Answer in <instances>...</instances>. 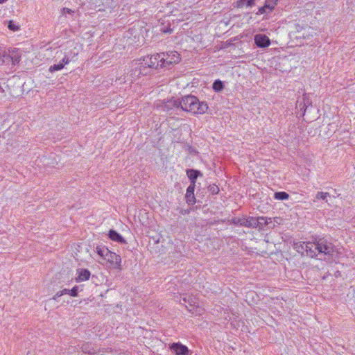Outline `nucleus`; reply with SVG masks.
Here are the masks:
<instances>
[{"label":"nucleus","instance_id":"nucleus-32","mask_svg":"<svg viewBox=\"0 0 355 355\" xmlns=\"http://www.w3.org/2000/svg\"><path fill=\"white\" fill-rule=\"evenodd\" d=\"M83 352H85L90 353V351H87V348H86V347H85V345L83 347Z\"/></svg>","mask_w":355,"mask_h":355},{"label":"nucleus","instance_id":"nucleus-33","mask_svg":"<svg viewBox=\"0 0 355 355\" xmlns=\"http://www.w3.org/2000/svg\"><path fill=\"white\" fill-rule=\"evenodd\" d=\"M7 0H0V3H4Z\"/></svg>","mask_w":355,"mask_h":355},{"label":"nucleus","instance_id":"nucleus-13","mask_svg":"<svg viewBox=\"0 0 355 355\" xmlns=\"http://www.w3.org/2000/svg\"><path fill=\"white\" fill-rule=\"evenodd\" d=\"M91 273L89 270L85 268L78 269L75 280L76 282L87 281L89 279Z\"/></svg>","mask_w":355,"mask_h":355},{"label":"nucleus","instance_id":"nucleus-8","mask_svg":"<svg viewBox=\"0 0 355 355\" xmlns=\"http://www.w3.org/2000/svg\"><path fill=\"white\" fill-rule=\"evenodd\" d=\"M80 52V48L78 44L74 42L70 41L67 44V49L64 51V54L69 58H71L72 60H74L76 57L78 55Z\"/></svg>","mask_w":355,"mask_h":355},{"label":"nucleus","instance_id":"nucleus-28","mask_svg":"<svg viewBox=\"0 0 355 355\" xmlns=\"http://www.w3.org/2000/svg\"><path fill=\"white\" fill-rule=\"evenodd\" d=\"M71 61H73V60H71V58H69L68 56H67V55H66V54H64V58H62V62H61L60 63H61V64H64V66L65 64H69V63L70 62H71Z\"/></svg>","mask_w":355,"mask_h":355},{"label":"nucleus","instance_id":"nucleus-16","mask_svg":"<svg viewBox=\"0 0 355 355\" xmlns=\"http://www.w3.org/2000/svg\"><path fill=\"white\" fill-rule=\"evenodd\" d=\"M187 175L191 181V184H193L194 185H196V180L198 177L202 175L199 171L194 169L187 170Z\"/></svg>","mask_w":355,"mask_h":355},{"label":"nucleus","instance_id":"nucleus-27","mask_svg":"<svg viewBox=\"0 0 355 355\" xmlns=\"http://www.w3.org/2000/svg\"><path fill=\"white\" fill-rule=\"evenodd\" d=\"M78 287L77 286L72 288V289L69 290V295L72 297H76L78 295Z\"/></svg>","mask_w":355,"mask_h":355},{"label":"nucleus","instance_id":"nucleus-14","mask_svg":"<svg viewBox=\"0 0 355 355\" xmlns=\"http://www.w3.org/2000/svg\"><path fill=\"white\" fill-rule=\"evenodd\" d=\"M195 187L196 185L191 184L187 189L185 198L188 204L193 205L196 202L194 196Z\"/></svg>","mask_w":355,"mask_h":355},{"label":"nucleus","instance_id":"nucleus-21","mask_svg":"<svg viewBox=\"0 0 355 355\" xmlns=\"http://www.w3.org/2000/svg\"><path fill=\"white\" fill-rule=\"evenodd\" d=\"M8 28L12 31H17L20 29V26L12 20L8 21Z\"/></svg>","mask_w":355,"mask_h":355},{"label":"nucleus","instance_id":"nucleus-3","mask_svg":"<svg viewBox=\"0 0 355 355\" xmlns=\"http://www.w3.org/2000/svg\"><path fill=\"white\" fill-rule=\"evenodd\" d=\"M180 110L193 114H202L208 110L205 102H200L194 96L188 95L179 100Z\"/></svg>","mask_w":355,"mask_h":355},{"label":"nucleus","instance_id":"nucleus-17","mask_svg":"<svg viewBox=\"0 0 355 355\" xmlns=\"http://www.w3.org/2000/svg\"><path fill=\"white\" fill-rule=\"evenodd\" d=\"M271 222V218L267 217L255 218L256 227L254 228L263 229L268 223Z\"/></svg>","mask_w":355,"mask_h":355},{"label":"nucleus","instance_id":"nucleus-12","mask_svg":"<svg viewBox=\"0 0 355 355\" xmlns=\"http://www.w3.org/2000/svg\"><path fill=\"white\" fill-rule=\"evenodd\" d=\"M233 223L236 225H239L241 226H244V227H252V228H254L257 225L255 223V217L234 219Z\"/></svg>","mask_w":355,"mask_h":355},{"label":"nucleus","instance_id":"nucleus-18","mask_svg":"<svg viewBox=\"0 0 355 355\" xmlns=\"http://www.w3.org/2000/svg\"><path fill=\"white\" fill-rule=\"evenodd\" d=\"M109 252L110 250L105 245H98L96 248V252L103 261Z\"/></svg>","mask_w":355,"mask_h":355},{"label":"nucleus","instance_id":"nucleus-15","mask_svg":"<svg viewBox=\"0 0 355 355\" xmlns=\"http://www.w3.org/2000/svg\"><path fill=\"white\" fill-rule=\"evenodd\" d=\"M108 236L111 240L114 241H116L120 243H125V240L123 239V237L118 232H116L115 230H110L108 233Z\"/></svg>","mask_w":355,"mask_h":355},{"label":"nucleus","instance_id":"nucleus-11","mask_svg":"<svg viewBox=\"0 0 355 355\" xmlns=\"http://www.w3.org/2000/svg\"><path fill=\"white\" fill-rule=\"evenodd\" d=\"M254 43L258 47L266 48L270 46V40L266 35L257 34L254 36Z\"/></svg>","mask_w":355,"mask_h":355},{"label":"nucleus","instance_id":"nucleus-24","mask_svg":"<svg viewBox=\"0 0 355 355\" xmlns=\"http://www.w3.org/2000/svg\"><path fill=\"white\" fill-rule=\"evenodd\" d=\"M329 196H330L329 193H327V192H318V193L316 194L315 198H316L317 200L322 199V200L327 201V198Z\"/></svg>","mask_w":355,"mask_h":355},{"label":"nucleus","instance_id":"nucleus-10","mask_svg":"<svg viewBox=\"0 0 355 355\" xmlns=\"http://www.w3.org/2000/svg\"><path fill=\"white\" fill-rule=\"evenodd\" d=\"M277 3V0H266L264 6L260 7L256 14L260 15L271 12L274 10Z\"/></svg>","mask_w":355,"mask_h":355},{"label":"nucleus","instance_id":"nucleus-26","mask_svg":"<svg viewBox=\"0 0 355 355\" xmlns=\"http://www.w3.org/2000/svg\"><path fill=\"white\" fill-rule=\"evenodd\" d=\"M208 189L209 191L213 193V194H216L219 192V188L217 185L216 184H212V185H210L209 187H208Z\"/></svg>","mask_w":355,"mask_h":355},{"label":"nucleus","instance_id":"nucleus-29","mask_svg":"<svg viewBox=\"0 0 355 355\" xmlns=\"http://www.w3.org/2000/svg\"><path fill=\"white\" fill-rule=\"evenodd\" d=\"M61 296H62V293H61V291H58L53 295V300H57Z\"/></svg>","mask_w":355,"mask_h":355},{"label":"nucleus","instance_id":"nucleus-19","mask_svg":"<svg viewBox=\"0 0 355 355\" xmlns=\"http://www.w3.org/2000/svg\"><path fill=\"white\" fill-rule=\"evenodd\" d=\"M256 1L257 0H238L236 3L238 8H248L254 6Z\"/></svg>","mask_w":355,"mask_h":355},{"label":"nucleus","instance_id":"nucleus-5","mask_svg":"<svg viewBox=\"0 0 355 355\" xmlns=\"http://www.w3.org/2000/svg\"><path fill=\"white\" fill-rule=\"evenodd\" d=\"M157 108L161 111L168 112L170 114L180 110L179 100L171 99L167 101H158Z\"/></svg>","mask_w":355,"mask_h":355},{"label":"nucleus","instance_id":"nucleus-7","mask_svg":"<svg viewBox=\"0 0 355 355\" xmlns=\"http://www.w3.org/2000/svg\"><path fill=\"white\" fill-rule=\"evenodd\" d=\"M104 261L105 262V264L107 266V267L110 268H115L118 270H122L121 257L120 255L116 254L115 252H111L110 250Z\"/></svg>","mask_w":355,"mask_h":355},{"label":"nucleus","instance_id":"nucleus-31","mask_svg":"<svg viewBox=\"0 0 355 355\" xmlns=\"http://www.w3.org/2000/svg\"><path fill=\"white\" fill-rule=\"evenodd\" d=\"M63 10H64V12H67V13H71V12H73V11H72L71 9L67 8H64L63 9Z\"/></svg>","mask_w":355,"mask_h":355},{"label":"nucleus","instance_id":"nucleus-1","mask_svg":"<svg viewBox=\"0 0 355 355\" xmlns=\"http://www.w3.org/2000/svg\"><path fill=\"white\" fill-rule=\"evenodd\" d=\"M294 248L299 253L310 257H315L318 254L333 257L335 252L331 243L324 239H315L314 242H296L294 243Z\"/></svg>","mask_w":355,"mask_h":355},{"label":"nucleus","instance_id":"nucleus-30","mask_svg":"<svg viewBox=\"0 0 355 355\" xmlns=\"http://www.w3.org/2000/svg\"><path fill=\"white\" fill-rule=\"evenodd\" d=\"M60 291L62 293V295H69V289L64 288V289H63V290H62Z\"/></svg>","mask_w":355,"mask_h":355},{"label":"nucleus","instance_id":"nucleus-25","mask_svg":"<svg viewBox=\"0 0 355 355\" xmlns=\"http://www.w3.org/2000/svg\"><path fill=\"white\" fill-rule=\"evenodd\" d=\"M64 68V64H61L60 62L58 64H53L49 67V71L51 72L59 71Z\"/></svg>","mask_w":355,"mask_h":355},{"label":"nucleus","instance_id":"nucleus-34","mask_svg":"<svg viewBox=\"0 0 355 355\" xmlns=\"http://www.w3.org/2000/svg\"><path fill=\"white\" fill-rule=\"evenodd\" d=\"M0 92H4V89L1 87V85H0Z\"/></svg>","mask_w":355,"mask_h":355},{"label":"nucleus","instance_id":"nucleus-6","mask_svg":"<svg viewBox=\"0 0 355 355\" xmlns=\"http://www.w3.org/2000/svg\"><path fill=\"white\" fill-rule=\"evenodd\" d=\"M180 60V54L176 51L162 53V67L169 68L171 65L178 63Z\"/></svg>","mask_w":355,"mask_h":355},{"label":"nucleus","instance_id":"nucleus-22","mask_svg":"<svg viewBox=\"0 0 355 355\" xmlns=\"http://www.w3.org/2000/svg\"><path fill=\"white\" fill-rule=\"evenodd\" d=\"M213 89L216 92H220L223 89V84L220 80H216L213 83Z\"/></svg>","mask_w":355,"mask_h":355},{"label":"nucleus","instance_id":"nucleus-4","mask_svg":"<svg viewBox=\"0 0 355 355\" xmlns=\"http://www.w3.org/2000/svg\"><path fill=\"white\" fill-rule=\"evenodd\" d=\"M180 301V304H184L187 310L192 314L200 315L204 312V309L200 305L198 299L194 296H184Z\"/></svg>","mask_w":355,"mask_h":355},{"label":"nucleus","instance_id":"nucleus-23","mask_svg":"<svg viewBox=\"0 0 355 355\" xmlns=\"http://www.w3.org/2000/svg\"><path fill=\"white\" fill-rule=\"evenodd\" d=\"M5 57L7 60L10 59L12 64H14V65L18 64L20 61V56L18 54H15V55L12 54L11 55H7Z\"/></svg>","mask_w":355,"mask_h":355},{"label":"nucleus","instance_id":"nucleus-20","mask_svg":"<svg viewBox=\"0 0 355 355\" xmlns=\"http://www.w3.org/2000/svg\"><path fill=\"white\" fill-rule=\"evenodd\" d=\"M274 197L277 200H284L288 199L289 195L284 191H279V192H276L274 195Z\"/></svg>","mask_w":355,"mask_h":355},{"label":"nucleus","instance_id":"nucleus-9","mask_svg":"<svg viewBox=\"0 0 355 355\" xmlns=\"http://www.w3.org/2000/svg\"><path fill=\"white\" fill-rule=\"evenodd\" d=\"M169 348L176 355H191L188 347L180 343H172Z\"/></svg>","mask_w":355,"mask_h":355},{"label":"nucleus","instance_id":"nucleus-35","mask_svg":"<svg viewBox=\"0 0 355 355\" xmlns=\"http://www.w3.org/2000/svg\"><path fill=\"white\" fill-rule=\"evenodd\" d=\"M254 294V292H250V293H249V295H252V296Z\"/></svg>","mask_w":355,"mask_h":355},{"label":"nucleus","instance_id":"nucleus-2","mask_svg":"<svg viewBox=\"0 0 355 355\" xmlns=\"http://www.w3.org/2000/svg\"><path fill=\"white\" fill-rule=\"evenodd\" d=\"M132 75L135 77H140L147 74L148 68L158 69L162 66V53L145 57L142 61L137 60L132 62Z\"/></svg>","mask_w":355,"mask_h":355},{"label":"nucleus","instance_id":"nucleus-36","mask_svg":"<svg viewBox=\"0 0 355 355\" xmlns=\"http://www.w3.org/2000/svg\"><path fill=\"white\" fill-rule=\"evenodd\" d=\"M98 262H99L100 263H101V264H105V263H104L103 261H98Z\"/></svg>","mask_w":355,"mask_h":355}]
</instances>
